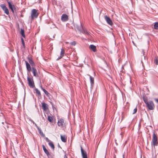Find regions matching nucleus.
Listing matches in <instances>:
<instances>
[{
  "label": "nucleus",
  "instance_id": "1",
  "mask_svg": "<svg viewBox=\"0 0 158 158\" xmlns=\"http://www.w3.org/2000/svg\"><path fill=\"white\" fill-rule=\"evenodd\" d=\"M143 99L147 107L149 110H152L154 109L155 106L153 101L150 100L148 101L146 97H143Z\"/></svg>",
  "mask_w": 158,
  "mask_h": 158
},
{
  "label": "nucleus",
  "instance_id": "2",
  "mask_svg": "<svg viewBox=\"0 0 158 158\" xmlns=\"http://www.w3.org/2000/svg\"><path fill=\"white\" fill-rule=\"evenodd\" d=\"M39 15L38 10L35 9H33L31 10V19L33 20L34 19L38 17Z\"/></svg>",
  "mask_w": 158,
  "mask_h": 158
},
{
  "label": "nucleus",
  "instance_id": "3",
  "mask_svg": "<svg viewBox=\"0 0 158 158\" xmlns=\"http://www.w3.org/2000/svg\"><path fill=\"white\" fill-rule=\"evenodd\" d=\"M151 144L154 147L157 146L158 144L157 136L154 132H153Z\"/></svg>",
  "mask_w": 158,
  "mask_h": 158
},
{
  "label": "nucleus",
  "instance_id": "4",
  "mask_svg": "<svg viewBox=\"0 0 158 158\" xmlns=\"http://www.w3.org/2000/svg\"><path fill=\"white\" fill-rule=\"evenodd\" d=\"M27 80L28 85L31 87L33 88L34 87V83L32 77L31 78L28 77H27Z\"/></svg>",
  "mask_w": 158,
  "mask_h": 158
},
{
  "label": "nucleus",
  "instance_id": "5",
  "mask_svg": "<svg viewBox=\"0 0 158 158\" xmlns=\"http://www.w3.org/2000/svg\"><path fill=\"white\" fill-rule=\"evenodd\" d=\"M0 6L2 8L3 10L4 11V12L7 15L9 14V10L4 4H2L0 5Z\"/></svg>",
  "mask_w": 158,
  "mask_h": 158
},
{
  "label": "nucleus",
  "instance_id": "6",
  "mask_svg": "<svg viewBox=\"0 0 158 158\" xmlns=\"http://www.w3.org/2000/svg\"><path fill=\"white\" fill-rule=\"evenodd\" d=\"M7 2L8 4L9 8L11 9L12 12L14 13V10H15L16 9L15 6L14 5L11 4V3L9 1H7Z\"/></svg>",
  "mask_w": 158,
  "mask_h": 158
},
{
  "label": "nucleus",
  "instance_id": "7",
  "mask_svg": "<svg viewBox=\"0 0 158 158\" xmlns=\"http://www.w3.org/2000/svg\"><path fill=\"white\" fill-rule=\"evenodd\" d=\"M69 19V17L67 15L65 14H63L61 16V20L63 22H66Z\"/></svg>",
  "mask_w": 158,
  "mask_h": 158
},
{
  "label": "nucleus",
  "instance_id": "8",
  "mask_svg": "<svg viewBox=\"0 0 158 158\" xmlns=\"http://www.w3.org/2000/svg\"><path fill=\"white\" fill-rule=\"evenodd\" d=\"M81 150L82 158H87L86 152L81 147Z\"/></svg>",
  "mask_w": 158,
  "mask_h": 158
},
{
  "label": "nucleus",
  "instance_id": "9",
  "mask_svg": "<svg viewBox=\"0 0 158 158\" xmlns=\"http://www.w3.org/2000/svg\"><path fill=\"white\" fill-rule=\"evenodd\" d=\"M105 19L107 22V23L109 25H112L113 24V23L110 19V18L107 16H105Z\"/></svg>",
  "mask_w": 158,
  "mask_h": 158
},
{
  "label": "nucleus",
  "instance_id": "10",
  "mask_svg": "<svg viewBox=\"0 0 158 158\" xmlns=\"http://www.w3.org/2000/svg\"><path fill=\"white\" fill-rule=\"evenodd\" d=\"M64 123V120L63 118H61L58 120L57 122L58 125L59 127H62Z\"/></svg>",
  "mask_w": 158,
  "mask_h": 158
},
{
  "label": "nucleus",
  "instance_id": "11",
  "mask_svg": "<svg viewBox=\"0 0 158 158\" xmlns=\"http://www.w3.org/2000/svg\"><path fill=\"white\" fill-rule=\"evenodd\" d=\"M31 70L34 76L35 77H38V74L37 73V70L34 67H32Z\"/></svg>",
  "mask_w": 158,
  "mask_h": 158
},
{
  "label": "nucleus",
  "instance_id": "12",
  "mask_svg": "<svg viewBox=\"0 0 158 158\" xmlns=\"http://www.w3.org/2000/svg\"><path fill=\"white\" fill-rule=\"evenodd\" d=\"M60 136L61 139L63 142L65 143L66 142L67 139V136L66 135H61Z\"/></svg>",
  "mask_w": 158,
  "mask_h": 158
},
{
  "label": "nucleus",
  "instance_id": "13",
  "mask_svg": "<svg viewBox=\"0 0 158 158\" xmlns=\"http://www.w3.org/2000/svg\"><path fill=\"white\" fill-rule=\"evenodd\" d=\"M89 48L94 52H96L97 51L96 47L93 44H91L89 46Z\"/></svg>",
  "mask_w": 158,
  "mask_h": 158
},
{
  "label": "nucleus",
  "instance_id": "14",
  "mask_svg": "<svg viewBox=\"0 0 158 158\" xmlns=\"http://www.w3.org/2000/svg\"><path fill=\"white\" fill-rule=\"evenodd\" d=\"M25 62L26 63V68L27 71L29 72H30L31 71V68L30 64L26 61H25Z\"/></svg>",
  "mask_w": 158,
  "mask_h": 158
},
{
  "label": "nucleus",
  "instance_id": "15",
  "mask_svg": "<svg viewBox=\"0 0 158 158\" xmlns=\"http://www.w3.org/2000/svg\"><path fill=\"white\" fill-rule=\"evenodd\" d=\"M42 147L45 153L48 156H49L50 155V154L49 152L46 149L45 146L44 145H42Z\"/></svg>",
  "mask_w": 158,
  "mask_h": 158
},
{
  "label": "nucleus",
  "instance_id": "16",
  "mask_svg": "<svg viewBox=\"0 0 158 158\" xmlns=\"http://www.w3.org/2000/svg\"><path fill=\"white\" fill-rule=\"evenodd\" d=\"M89 76L90 78L91 86L93 87L94 82V77H92L90 75H89Z\"/></svg>",
  "mask_w": 158,
  "mask_h": 158
},
{
  "label": "nucleus",
  "instance_id": "17",
  "mask_svg": "<svg viewBox=\"0 0 158 158\" xmlns=\"http://www.w3.org/2000/svg\"><path fill=\"white\" fill-rule=\"evenodd\" d=\"M28 60L29 63L32 66V67H34V66H35V64L33 62V61L32 60V59L30 58L29 57L28 58Z\"/></svg>",
  "mask_w": 158,
  "mask_h": 158
},
{
  "label": "nucleus",
  "instance_id": "18",
  "mask_svg": "<svg viewBox=\"0 0 158 158\" xmlns=\"http://www.w3.org/2000/svg\"><path fill=\"white\" fill-rule=\"evenodd\" d=\"M41 88L43 90L44 93L46 94L47 97H50V94L46 89H44L41 86Z\"/></svg>",
  "mask_w": 158,
  "mask_h": 158
},
{
  "label": "nucleus",
  "instance_id": "19",
  "mask_svg": "<svg viewBox=\"0 0 158 158\" xmlns=\"http://www.w3.org/2000/svg\"><path fill=\"white\" fill-rule=\"evenodd\" d=\"M42 107L43 110L45 111L48 109L47 104L44 102L42 103Z\"/></svg>",
  "mask_w": 158,
  "mask_h": 158
},
{
  "label": "nucleus",
  "instance_id": "20",
  "mask_svg": "<svg viewBox=\"0 0 158 158\" xmlns=\"http://www.w3.org/2000/svg\"><path fill=\"white\" fill-rule=\"evenodd\" d=\"M81 32L88 35H89V32L88 31L85 29H83V28H82V31H81Z\"/></svg>",
  "mask_w": 158,
  "mask_h": 158
},
{
  "label": "nucleus",
  "instance_id": "21",
  "mask_svg": "<svg viewBox=\"0 0 158 158\" xmlns=\"http://www.w3.org/2000/svg\"><path fill=\"white\" fill-rule=\"evenodd\" d=\"M77 29L81 32L82 31L83 27L82 25L81 24L80 26H77Z\"/></svg>",
  "mask_w": 158,
  "mask_h": 158
},
{
  "label": "nucleus",
  "instance_id": "22",
  "mask_svg": "<svg viewBox=\"0 0 158 158\" xmlns=\"http://www.w3.org/2000/svg\"><path fill=\"white\" fill-rule=\"evenodd\" d=\"M38 131H39V133L40 134V135L44 137L45 136V135L44 134L43 132L41 131V130L38 127Z\"/></svg>",
  "mask_w": 158,
  "mask_h": 158
},
{
  "label": "nucleus",
  "instance_id": "23",
  "mask_svg": "<svg viewBox=\"0 0 158 158\" xmlns=\"http://www.w3.org/2000/svg\"><path fill=\"white\" fill-rule=\"evenodd\" d=\"M35 93L39 96H41L40 91L37 88L35 89Z\"/></svg>",
  "mask_w": 158,
  "mask_h": 158
},
{
  "label": "nucleus",
  "instance_id": "24",
  "mask_svg": "<svg viewBox=\"0 0 158 158\" xmlns=\"http://www.w3.org/2000/svg\"><path fill=\"white\" fill-rule=\"evenodd\" d=\"M49 145L51 147V148L53 150L54 149V146L53 143L51 141L48 143Z\"/></svg>",
  "mask_w": 158,
  "mask_h": 158
},
{
  "label": "nucleus",
  "instance_id": "25",
  "mask_svg": "<svg viewBox=\"0 0 158 158\" xmlns=\"http://www.w3.org/2000/svg\"><path fill=\"white\" fill-rule=\"evenodd\" d=\"M154 28L155 29H158V22H156L154 23Z\"/></svg>",
  "mask_w": 158,
  "mask_h": 158
},
{
  "label": "nucleus",
  "instance_id": "26",
  "mask_svg": "<svg viewBox=\"0 0 158 158\" xmlns=\"http://www.w3.org/2000/svg\"><path fill=\"white\" fill-rule=\"evenodd\" d=\"M65 53V51L63 48L61 49V52L60 53V56H62L63 57L64 56V54Z\"/></svg>",
  "mask_w": 158,
  "mask_h": 158
},
{
  "label": "nucleus",
  "instance_id": "27",
  "mask_svg": "<svg viewBox=\"0 0 158 158\" xmlns=\"http://www.w3.org/2000/svg\"><path fill=\"white\" fill-rule=\"evenodd\" d=\"M48 120L51 123H52V120L53 118L52 117L50 116H48Z\"/></svg>",
  "mask_w": 158,
  "mask_h": 158
},
{
  "label": "nucleus",
  "instance_id": "28",
  "mask_svg": "<svg viewBox=\"0 0 158 158\" xmlns=\"http://www.w3.org/2000/svg\"><path fill=\"white\" fill-rule=\"evenodd\" d=\"M21 34L22 35L23 37H25V35L24 34V31L23 29H21Z\"/></svg>",
  "mask_w": 158,
  "mask_h": 158
},
{
  "label": "nucleus",
  "instance_id": "29",
  "mask_svg": "<svg viewBox=\"0 0 158 158\" xmlns=\"http://www.w3.org/2000/svg\"><path fill=\"white\" fill-rule=\"evenodd\" d=\"M137 110V108L136 107L133 110V112L132 113L133 114H134L136 113Z\"/></svg>",
  "mask_w": 158,
  "mask_h": 158
},
{
  "label": "nucleus",
  "instance_id": "30",
  "mask_svg": "<svg viewBox=\"0 0 158 158\" xmlns=\"http://www.w3.org/2000/svg\"><path fill=\"white\" fill-rule=\"evenodd\" d=\"M21 41H22V43L23 44V45L24 47V48L25 47V43H24V40L23 38L21 39Z\"/></svg>",
  "mask_w": 158,
  "mask_h": 158
},
{
  "label": "nucleus",
  "instance_id": "31",
  "mask_svg": "<svg viewBox=\"0 0 158 158\" xmlns=\"http://www.w3.org/2000/svg\"><path fill=\"white\" fill-rule=\"evenodd\" d=\"M154 62L156 64H158V60L157 59H156L155 60Z\"/></svg>",
  "mask_w": 158,
  "mask_h": 158
},
{
  "label": "nucleus",
  "instance_id": "32",
  "mask_svg": "<svg viewBox=\"0 0 158 158\" xmlns=\"http://www.w3.org/2000/svg\"><path fill=\"white\" fill-rule=\"evenodd\" d=\"M70 44H72V45H75L76 43L75 41H73L70 43Z\"/></svg>",
  "mask_w": 158,
  "mask_h": 158
},
{
  "label": "nucleus",
  "instance_id": "33",
  "mask_svg": "<svg viewBox=\"0 0 158 158\" xmlns=\"http://www.w3.org/2000/svg\"><path fill=\"white\" fill-rule=\"evenodd\" d=\"M46 141L48 142V143L51 141L48 138H46Z\"/></svg>",
  "mask_w": 158,
  "mask_h": 158
},
{
  "label": "nucleus",
  "instance_id": "34",
  "mask_svg": "<svg viewBox=\"0 0 158 158\" xmlns=\"http://www.w3.org/2000/svg\"><path fill=\"white\" fill-rule=\"evenodd\" d=\"M62 57H63V56H60L59 57H58V58L57 59V60H58L60 59Z\"/></svg>",
  "mask_w": 158,
  "mask_h": 158
},
{
  "label": "nucleus",
  "instance_id": "35",
  "mask_svg": "<svg viewBox=\"0 0 158 158\" xmlns=\"http://www.w3.org/2000/svg\"><path fill=\"white\" fill-rule=\"evenodd\" d=\"M154 100L157 103H158V98H155Z\"/></svg>",
  "mask_w": 158,
  "mask_h": 158
},
{
  "label": "nucleus",
  "instance_id": "36",
  "mask_svg": "<svg viewBox=\"0 0 158 158\" xmlns=\"http://www.w3.org/2000/svg\"><path fill=\"white\" fill-rule=\"evenodd\" d=\"M64 158H67V157L65 154L64 155Z\"/></svg>",
  "mask_w": 158,
  "mask_h": 158
},
{
  "label": "nucleus",
  "instance_id": "37",
  "mask_svg": "<svg viewBox=\"0 0 158 158\" xmlns=\"http://www.w3.org/2000/svg\"><path fill=\"white\" fill-rule=\"evenodd\" d=\"M124 156H125V155L124 154H123V158H124Z\"/></svg>",
  "mask_w": 158,
  "mask_h": 158
},
{
  "label": "nucleus",
  "instance_id": "38",
  "mask_svg": "<svg viewBox=\"0 0 158 158\" xmlns=\"http://www.w3.org/2000/svg\"><path fill=\"white\" fill-rule=\"evenodd\" d=\"M144 58L145 59V55H144Z\"/></svg>",
  "mask_w": 158,
  "mask_h": 158
},
{
  "label": "nucleus",
  "instance_id": "39",
  "mask_svg": "<svg viewBox=\"0 0 158 158\" xmlns=\"http://www.w3.org/2000/svg\"><path fill=\"white\" fill-rule=\"evenodd\" d=\"M66 44H67V43H69V42H66Z\"/></svg>",
  "mask_w": 158,
  "mask_h": 158
}]
</instances>
